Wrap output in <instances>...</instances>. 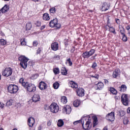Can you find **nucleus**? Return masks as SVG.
<instances>
[{
	"label": "nucleus",
	"instance_id": "f257e3e1",
	"mask_svg": "<svg viewBox=\"0 0 130 130\" xmlns=\"http://www.w3.org/2000/svg\"><path fill=\"white\" fill-rule=\"evenodd\" d=\"M81 122L82 124V127L83 129H90V123H91V122L90 121V120H89V117H83L81 120L74 121L73 122V124L76 125L78 123H81Z\"/></svg>",
	"mask_w": 130,
	"mask_h": 130
},
{
	"label": "nucleus",
	"instance_id": "f03ea898",
	"mask_svg": "<svg viewBox=\"0 0 130 130\" xmlns=\"http://www.w3.org/2000/svg\"><path fill=\"white\" fill-rule=\"evenodd\" d=\"M20 62V66H34L35 64L34 63V62L32 61H29L28 62V61L29 60L28 59H27V57H25V56H20L18 58Z\"/></svg>",
	"mask_w": 130,
	"mask_h": 130
},
{
	"label": "nucleus",
	"instance_id": "7ed1b4c3",
	"mask_svg": "<svg viewBox=\"0 0 130 130\" xmlns=\"http://www.w3.org/2000/svg\"><path fill=\"white\" fill-rule=\"evenodd\" d=\"M19 90V87L15 84H10L8 87V90L11 94H15L17 93Z\"/></svg>",
	"mask_w": 130,
	"mask_h": 130
},
{
	"label": "nucleus",
	"instance_id": "20e7f679",
	"mask_svg": "<svg viewBox=\"0 0 130 130\" xmlns=\"http://www.w3.org/2000/svg\"><path fill=\"white\" fill-rule=\"evenodd\" d=\"M58 20L57 19L55 18L53 20H51L49 23V25L50 27H51V28H54V27H55L56 28H57V29H59L60 27H61V25L60 23H58Z\"/></svg>",
	"mask_w": 130,
	"mask_h": 130
},
{
	"label": "nucleus",
	"instance_id": "39448f33",
	"mask_svg": "<svg viewBox=\"0 0 130 130\" xmlns=\"http://www.w3.org/2000/svg\"><path fill=\"white\" fill-rule=\"evenodd\" d=\"M121 101L123 105L127 106L129 103V96L127 94H122L121 98Z\"/></svg>",
	"mask_w": 130,
	"mask_h": 130
},
{
	"label": "nucleus",
	"instance_id": "423d86ee",
	"mask_svg": "<svg viewBox=\"0 0 130 130\" xmlns=\"http://www.w3.org/2000/svg\"><path fill=\"white\" fill-rule=\"evenodd\" d=\"M12 74H13V69L11 68H6L2 72V75L4 77H10V76H12Z\"/></svg>",
	"mask_w": 130,
	"mask_h": 130
},
{
	"label": "nucleus",
	"instance_id": "0eeeda50",
	"mask_svg": "<svg viewBox=\"0 0 130 130\" xmlns=\"http://www.w3.org/2000/svg\"><path fill=\"white\" fill-rule=\"evenodd\" d=\"M50 110L53 113H56L58 112V110H59V108L58 107V105L56 104V103H53L50 106Z\"/></svg>",
	"mask_w": 130,
	"mask_h": 130
},
{
	"label": "nucleus",
	"instance_id": "6e6552de",
	"mask_svg": "<svg viewBox=\"0 0 130 130\" xmlns=\"http://www.w3.org/2000/svg\"><path fill=\"white\" fill-rule=\"evenodd\" d=\"M106 119L109 120L110 121H114L115 119V117H114V112H112L107 115L106 116Z\"/></svg>",
	"mask_w": 130,
	"mask_h": 130
},
{
	"label": "nucleus",
	"instance_id": "1a4fd4ad",
	"mask_svg": "<svg viewBox=\"0 0 130 130\" xmlns=\"http://www.w3.org/2000/svg\"><path fill=\"white\" fill-rule=\"evenodd\" d=\"M62 111L63 113H66V114H70V113L72 112V108L69 105H66L63 107Z\"/></svg>",
	"mask_w": 130,
	"mask_h": 130
},
{
	"label": "nucleus",
	"instance_id": "9d476101",
	"mask_svg": "<svg viewBox=\"0 0 130 130\" xmlns=\"http://www.w3.org/2000/svg\"><path fill=\"white\" fill-rule=\"evenodd\" d=\"M78 96L79 97H83L85 95V90L82 88H78L76 91Z\"/></svg>",
	"mask_w": 130,
	"mask_h": 130
},
{
	"label": "nucleus",
	"instance_id": "9b49d317",
	"mask_svg": "<svg viewBox=\"0 0 130 130\" xmlns=\"http://www.w3.org/2000/svg\"><path fill=\"white\" fill-rule=\"evenodd\" d=\"M94 87L95 88V90H102V89L104 88V84L102 82H99L98 84H95Z\"/></svg>",
	"mask_w": 130,
	"mask_h": 130
},
{
	"label": "nucleus",
	"instance_id": "f8f14e48",
	"mask_svg": "<svg viewBox=\"0 0 130 130\" xmlns=\"http://www.w3.org/2000/svg\"><path fill=\"white\" fill-rule=\"evenodd\" d=\"M26 90L28 92H35L36 91V86L34 84H29Z\"/></svg>",
	"mask_w": 130,
	"mask_h": 130
},
{
	"label": "nucleus",
	"instance_id": "ddd939ff",
	"mask_svg": "<svg viewBox=\"0 0 130 130\" xmlns=\"http://www.w3.org/2000/svg\"><path fill=\"white\" fill-rule=\"evenodd\" d=\"M28 125L30 127H32L33 125H34V123H35V119L32 117H30L28 119Z\"/></svg>",
	"mask_w": 130,
	"mask_h": 130
},
{
	"label": "nucleus",
	"instance_id": "4468645a",
	"mask_svg": "<svg viewBox=\"0 0 130 130\" xmlns=\"http://www.w3.org/2000/svg\"><path fill=\"white\" fill-rule=\"evenodd\" d=\"M51 49L54 51H56L58 50V43H53L51 44Z\"/></svg>",
	"mask_w": 130,
	"mask_h": 130
},
{
	"label": "nucleus",
	"instance_id": "2eb2a0df",
	"mask_svg": "<svg viewBox=\"0 0 130 130\" xmlns=\"http://www.w3.org/2000/svg\"><path fill=\"white\" fill-rule=\"evenodd\" d=\"M39 87L40 90H45L46 89V83L43 81L39 83Z\"/></svg>",
	"mask_w": 130,
	"mask_h": 130
},
{
	"label": "nucleus",
	"instance_id": "dca6fc26",
	"mask_svg": "<svg viewBox=\"0 0 130 130\" xmlns=\"http://www.w3.org/2000/svg\"><path fill=\"white\" fill-rule=\"evenodd\" d=\"M120 75V70L119 69H116L115 71L113 73V78H117V77H119Z\"/></svg>",
	"mask_w": 130,
	"mask_h": 130
},
{
	"label": "nucleus",
	"instance_id": "f3484780",
	"mask_svg": "<svg viewBox=\"0 0 130 130\" xmlns=\"http://www.w3.org/2000/svg\"><path fill=\"white\" fill-rule=\"evenodd\" d=\"M109 9V7H108V5L106 3H104L102 6L101 10L102 12H106V11H107Z\"/></svg>",
	"mask_w": 130,
	"mask_h": 130
},
{
	"label": "nucleus",
	"instance_id": "a211bd4d",
	"mask_svg": "<svg viewBox=\"0 0 130 130\" xmlns=\"http://www.w3.org/2000/svg\"><path fill=\"white\" fill-rule=\"evenodd\" d=\"M32 100L33 102H38L40 100V96L39 94H34L32 98Z\"/></svg>",
	"mask_w": 130,
	"mask_h": 130
},
{
	"label": "nucleus",
	"instance_id": "6ab92c4d",
	"mask_svg": "<svg viewBox=\"0 0 130 130\" xmlns=\"http://www.w3.org/2000/svg\"><path fill=\"white\" fill-rule=\"evenodd\" d=\"M92 119H93V127H95L97 124H98V118H97L96 116H92Z\"/></svg>",
	"mask_w": 130,
	"mask_h": 130
},
{
	"label": "nucleus",
	"instance_id": "aec40b11",
	"mask_svg": "<svg viewBox=\"0 0 130 130\" xmlns=\"http://www.w3.org/2000/svg\"><path fill=\"white\" fill-rule=\"evenodd\" d=\"M69 85L71 88H74L75 89H77V88H78V84L74 81H70L69 82Z\"/></svg>",
	"mask_w": 130,
	"mask_h": 130
},
{
	"label": "nucleus",
	"instance_id": "412c9836",
	"mask_svg": "<svg viewBox=\"0 0 130 130\" xmlns=\"http://www.w3.org/2000/svg\"><path fill=\"white\" fill-rule=\"evenodd\" d=\"M80 104H81V101L79 100H76L73 102V106L74 107H79V106H80Z\"/></svg>",
	"mask_w": 130,
	"mask_h": 130
},
{
	"label": "nucleus",
	"instance_id": "4be33fe9",
	"mask_svg": "<svg viewBox=\"0 0 130 130\" xmlns=\"http://www.w3.org/2000/svg\"><path fill=\"white\" fill-rule=\"evenodd\" d=\"M43 20H45V21H48L50 19V17H49V14L48 13H45L43 14Z\"/></svg>",
	"mask_w": 130,
	"mask_h": 130
},
{
	"label": "nucleus",
	"instance_id": "5701e85b",
	"mask_svg": "<svg viewBox=\"0 0 130 130\" xmlns=\"http://www.w3.org/2000/svg\"><path fill=\"white\" fill-rule=\"evenodd\" d=\"M82 57H83V58H89V57L90 56V54L89 53V52L88 51H86V52H84L83 53H82Z\"/></svg>",
	"mask_w": 130,
	"mask_h": 130
},
{
	"label": "nucleus",
	"instance_id": "b1692460",
	"mask_svg": "<svg viewBox=\"0 0 130 130\" xmlns=\"http://www.w3.org/2000/svg\"><path fill=\"white\" fill-rule=\"evenodd\" d=\"M119 90L121 92H124L126 90V86L124 84L122 85L121 87H119Z\"/></svg>",
	"mask_w": 130,
	"mask_h": 130
},
{
	"label": "nucleus",
	"instance_id": "393cba45",
	"mask_svg": "<svg viewBox=\"0 0 130 130\" xmlns=\"http://www.w3.org/2000/svg\"><path fill=\"white\" fill-rule=\"evenodd\" d=\"M61 74L63 76H67V74H68V70H67L66 68H62L61 70Z\"/></svg>",
	"mask_w": 130,
	"mask_h": 130
},
{
	"label": "nucleus",
	"instance_id": "a878e982",
	"mask_svg": "<svg viewBox=\"0 0 130 130\" xmlns=\"http://www.w3.org/2000/svg\"><path fill=\"white\" fill-rule=\"evenodd\" d=\"M2 13H7L9 11V7L8 5H5L2 9Z\"/></svg>",
	"mask_w": 130,
	"mask_h": 130
},
{
	"label": "nucleus",
	"instance_id": "bb28decb",
	"mask_svg": "<svg viewBox=\"0 0 130 130\" xmlns=\"http://www.w3.org/2000/svg\"><path fill=\"white\" fill-rule=\"evenodd\" d=\"M63 124H64L63 120L61 119H59L58 120L57 125L59 127H61V126H62Z\"/></svg>",
	"mask_w": 130,
	"mask_h": 130
},
{
	"label": "nucleus",
	"instance_id": "cd10ccee",
	"mask_svg": "<svg viewBox=\"0 0 130 130\" xmlns=\"http://www.w3.org/2000/svg\"><path fill=\"white\" fill-rule=\"evenodd\" d=\"M31 28H32V23L31 22H28L26 24V30H31Z\"/></svg>",
	"mask_w": 130,
	"mask_h": 130
},
{
	"label": "nucleus",
	"instance_id": "c85d7f7f",
	"mask_svg": "<svg viewBox=\"0 0 130 130\" xmlns=\"http://www.w3.org/2000/svg\"><path fill=\"white\" fill-rule=\"evenodd\" d=\"M110 92H111L112 94H113V95H116V94H117V91H116L115 88L113 87H111L110 88Z\"/></svg>",
	"mask_w": 130,
	"mask_h": 130
},
{
	"label": "nucleus",
	"instance_id": "c756f323",
	"mask_svg": "<svg viewBox=\"0 0 130 130\" xmlns=\"http://www.w3.org/2000/svg\"><path fill=\"white\" fill-rule=\"evenodd\" d=\"M61 102L63 104H66L68 102V99L66 96H62L61 99Z\"/></svg>",
	"mask_w": 130,
	"mask_h": 130
},
{
	"label": "nucleus",
	"instance_id": "7c9ffc66",
	"mask_svg": "<svg viewBox=\"0 0 130 130\" xmlns=\"http://www.w3.org/2000/svg\"><path fill=\"white\" fill-rule=\"evenodd\" d=\"M29 85H30V83H29V82L26 81L22 83V86H23V87H24V88H25L26 90V89L28 88V87Z\"/></svg>",
	"mask_w": 130,
	"mask_h": 130
},
{
	"label": "nucleus",
	"instance_id": "2f4dec72",
	"mask_svg": "<svg viewBox=\"0 0 130 130\" xmlns=\"http://www.w3.org/2000/svg\"><path fill=\"white\" fill-rule=\"evenodd\" d=\"M109 28L110 32H111L112 33H113V34L114 35L116 34V32L115 31V28L112 26L109 27Z\"/></svg>",
	"mask_w": 130,
	"mask_h": 130
},
{
	"label": "nucleus",
	"instance_id": "473e14b6",
	"mask_svg": "<svg viewBox=\"0 0 130 130\" xmlns=\"http://www.w3.org/2000/svg\"><path fill=\"white\" fill-rule=\"evenodd\" d=\"M39 76V75H38V74H32L31 75V76L30 77V79L31 80H36V79H37V78H38Z\"/></svg>",
	"mask_w": 130,
	"mask_h": 130
},
{
	"label": "nucleus",
	"instance_id": "72a5a7b5",
	"mask_svg": "<svg viewBox=\"0 0 130 130\" xmlns=\"http://www.w3.org/2000/svg\"><path fill=\"white\" fill-rule=\"evenodd\" d=\"M53 87L54 89H58V87H59V83L57 82H55L53 84Z\"/></svg>",
	"mask_w": 130,
	"mask_h": 130
},
{
	"label": "nucleus",
	"instance_id": "f704fd0d",
	"mask_svg": "<svg viewBox=\"0 0 130 130\" xmlns=\"http://www.w3.org/2000/svg\"><path fill=\"white\" fill-rule=\"evenodd\" d=\"M0 44L3 46L6 45L7 44V41L5 39H2L0 40Z\"/></svg>",
	"mask_w": 130,
	"mask_h": 130
},
{
	"label": "nucleus",
	"instance_id": "c9c22d12",
	"mask_svg": "<svg viewBox=\"0 0 130 130\" xmlns=\"http://www.w3.org/2000/svg\"><path fill=\"white\" fill-rule=\"evenodd\" d=\"M54 73L55 75H58L59 74V69L58 68H54L53 70Z\"/></svg>",
	"mask_w": 130,
	"mask_h": 130
},
{
	"label": "nucleus",
	"instance_id": "e433bc0d",
	"mask_svg": "<svg viewBox=\"0 0 130 130\" xmlns=\"http://www.w3.org/2000/svg\"><path fill=\"white\" fill-rule=\"evenodd\" d=\"M66 63V64H69V66H72L73 64V62H72V61L71 60V58H70L67 60Z\"/></svg>",
	"mask_w": 130,
	"mask_h": 130
},
{
	"label": "nucleus",
	"instance_id": "4c0bfd02",
	"mask_svg": "<svg viewBox=\"0 0 130 130\" xmlns=\"http://www.w3.org/2000/svg\"><path fill=\"white\" fill-rule=\"evenodd\" d=\"M49 11L51 14H54V13H55V12H56V10L55 9V8H54V7L51 8L49 10Z\"/></svg>",
	"mask_w": 130,
	"mask_h": 130
},
{
	"label": "nucleus",
	"instance_id": "58836bf2",
	"mask_svg": "<svg viewBox=\"0 0 130 130\" xmlns=\"http://www.w3.org/2000/svg\"><path fill=\"white\" fill-rule=\"evenodd\" d=\"M90 56H92V55L95 53V50L94 49H91L89 51H88Z\"/></svg>",
	"mask_w": 130,
	"mask_h": 130
},
{
	"label": "nucleus",
	"instance_id": "ea45409f",
	"mask_svg": "<svg viewBox=\"0 0 130 130\" xmlns=\"http://www.w3.org/2000/svg\"><path fill=\"white\" fill-rule=\"evenodd\" d=\"M128 118L127 117H125L123 120L124 124H127L128 123Z\"/></svg>",
	"mask_w": 130,
	"mask_h": 130
},
{
	"label": "nucleus",
	"instance_id": "a19ab883",
	"mask_svg": "<svg viewBox=\"0 0 130 130\" xmlns=\"http://www.w3.org/2000/svg\"><path fill=\"white\" fill-rule=\"evenodd\" d=\"M13 101L12 100H10L8 102H7V104L9 106L13 105Z\"/></svg>",
	"mask_w": 130,
	"mask_h": 130
},
{
	"label": "nucleus",
	"instance_id": "79ce46f5",
	"mask_svg": "<svg viewBox=\"0 0 130 130\" xmlns=\"http://www.w3.org/2000/svg\"><path fill=\"white\" fill-rule=\"evenodd\" d=\"M125 115V112H124L122 110L120 111V112H119V115H120V116L122 117V116H124Z\"/></svg>",
	"mask_w": 130,
	"mask_h": 130
},
{
	"label": "nucleus",
	"instance_id": "37998d69",
	"mask_svg": "<svg viewBox=\"0 0 130 130\" xmlns=\"http://www.w3.org/2000/svg\"><path fill=\"white\" fill-rule=\"evenodd\" d=\"M53 58L54 60H59V59L60 58L59 55H55Z\"/></svg>",
	"mask_w": 130,
	"mask_h": 130
},
{
	"label": "nucleus",
	"instance_id": "c03bdc74",
	"mask_svg": "<svg viewBox=\"0 0 130 130\" xmlns=\"http://www.w3.org/2000/svg\"><path fill=\"white\" fill-rule=\"evenodd\" d=\"M122 40L124 42H126V41H127V37H126L125 35L122 36Z\"/></svg>",
	"mask_w": 130,
	"mask_h": 130
},
{
	"label": "nucleus",
	"instance_id": "a18cd8bd",
	"mask_svg": "<svg viewBox=\"0 0 130 130\" xmlns=\"http://www.w3.org/2000/svg\"><path fill=\"white\" fill-rule=\"evenodd\" d=\"M91 78H95V79H99V75L98 74H95V75H90Z\"/></svg>",
	"mask_w": 130,
	"mask_h": 130
},
{
	"label": "nucleus",
	"instance_id": "49530a36",
	"mask_svg": "<svg viewBox=\"0 0 130 130\" xmlns=\"http://www.w3.org/2000/svg\"><path fill=\"white\" fill-rule=\"evenodd\" d=\"M21 45H26V41H25V39H23V40L22 41L21 40Z\"/></svg>",
	"mask_w": 130,
	"mask_h": 130
},
{
	"label": "nucleus",
	"instance_id": "de8ad7c7",
	"mask_svg": "<svg viewBox=\"0 0 130 130\" xmlns=\"http://www.w3.org/2000/svg\"><path fill=\"white\" fill-rule=\"evenodd\" d=\"M25 81H24V78H21L19 79V83L21 84V85H23V83H24Z\"/></svg>",
	"mask_w": 130,
	"mask_h": 130
},
{
	"label": "nucleus",
	"instance_id": "09e8293b",
	"mask_svg": "<svg viewBox=\"0 0 130 130\" xmlns=\"http://www.w3.org/2000/svg\"><path fill=\"white\" fill-rule=\"evenodd\" d=\"M36 25L37 27H40L41 26V22L40 21H37Z\"/></svg>",
	"mask_w": 130,
	"mask_h": 130
},
{
	"label": "nucleus",
	"instance_id": "8fccbe9b",
	"mask_svg": "<svg viewBox=\"0 0 130 130\" xmlns=\"http://www.w3.org/2000/svg\"><path fill=\"white\" fill-rule=\"evenodd\" d=\"M120 32L121 33V34L123 36V35H125L124 34V28H122L121 29H120Z\"/></svg>",
	"mask_w": 130,
	"mask_h": 130
},
{
	"label": "nucleus",
	"instance_id": "3c124183",
	"mask_svg": "<svg viewBox=\"0 0 130 130\" xmlns=\"http://www.w3.org/2000/svg\"><path fill=\"white\" fill-rule=\"evenodd\" d=\"M38 45V42L37 41H35L33 42V46H37Z\"/></svg>",
	"mask_w": 130,
	"mask_h": 130
},
{
	"label": "nucleus",
	"instance_id": "603ef678",
	"mask_svg": "<svg viewBox=\"0 0 130 130\" xmlns=\"http://www.w3.org/2000/svg\"><path fill=\"white\" fill-rule=\"evenodd\" d=\"M41 50H42L41 48H39L37 52V54H39V53H40V52H41Z\"/></svg>",
	"mask_w": 130,
	"mask_h": 130
},
{
	"label": "nucleus",
	"instance_id": "864d4df0",
	"mask_svg": "<svg viewBox=\"0 0 130 130\" xmlns=\"http://www.w3.org/2000/svg\"><path fill=\"white\" fill-rule=\"evenodd\" d=\"M108 26V28L110 26H111V25L110 24V22H109V19L107 21V24Z\"/></svg>",
	"mask_w": 130,
	"mask_h": 130
},
{
	"label": "nucleus",
	"instance_id": "5fc2aeb1",
	"mask_svg": "<svg viewBox=\"0 0 130 130\" xmlns=\"http://www.w3.org/2000/svg\"><path fill=\"white\" fill-rule=\"evenodd\" d=\"M5 106V104H4V103H1L0 102V107H1V108H4V107Z\"/></svg>",
	"mask_w": 130,
	"mask_h": 130
},
{
	"label": "nucleus",
	"instance_id": "6e6d98bb",
	"mask_svg": "<svg viewBox=\"0 0 130 130\" xmlns=\"http://www.w3.org/2000/svg\"><path fill=\"white\" fill-rule=\"evenodd\" d=\"M104 83L105 84H106V85H108L109 81L108 80H107V79H105Z\"/></svg>",
	"mask_w": 130,
	"mask_h": 130
},
{
	"label": "nucleus",
	"instance_id": "4d7b16f0",
	"mask_svg": "<svg viewBox=\"0 0 130 130\" xmlns=\"http://www.w3.org/2000/svg\"><path fill=\"white\" fill-rule=\"evenodd\" d=\"M21 68L24 70H26L27 69V66H21Z\"/></svg>",
	"mask_w": 130,
	"mask_h": 130
},
{
	"label": "nucleus",
	"instance_id": "13d9d810",
	"mask_svg": "<svg viewBox=\"0 0 130 130\" xmlns=\"http://www.w3.org/2000/svg\"><path fill=\"white\" fill-rule=\"evenodd\" d=\"M127 113H130V107L127 108Z\"/></svg>",
	"mask_w": 130,
	"mask_h": 130
},
{
	"label": "nucleus",
	"instance_id": "bf43d9fd",
	"mask_svg": "<svg viewBox=\"0 0 130 130\" xmlns=\"http://www.w3.org/2000/svg\"><path fill=\"white\" fill-rule=\"evenodd\" d=\"M44 28H45V25H43L41 27V30H43V29H44Z\"/></svg>",
	"mask_w": 130,
	"mask_h": 130
},
{
	"label": "nucleus",
	"instance_id": "052dcab7",
	"mask_svg": "<svg viewBox=\"0 0 130 130\" xmlns=\"http://www.w3.org/2000/svg\"><path fill=\"white\" fill-rule=\"evenodd\" d=\"M105 28L106 29V30H108V29H109V27H108L107 25L105 26Z\"/></svg>",
	"mask_w": 130,
	"mask_h": 130
},
{
	"label": "nucleus",
	"instance_id": "680f3d73",
	"mask_svg": "<svg viewBox=\"0 0 130 130\" xmlns=\"http://www.w3.org/2000/svg\"><path fill=\"white\" fill-rule=\"evenodd\" d=\"M126 29L127 30H129V29H130L129 26H127L126 27Z\"/></svg>",
	"mask_w": 130,
	"mask_h": 130
},
{
	"label": "nucleus",
	"instance_id": "e2e57ef3",
	"mask_svg": "<svg viewBox=\"0 0 130 130\" xmlns=\"http://www.w3.org/2000/svg\"><path fill=\"white\" fill-rule=\"evenodd\" d=\"M104 130H108V128H107V126H105V127L104 128Z\"/></svg>",
	"mask_w": 130,
	"mask_h": 130
},
{
	"label": "nucleus",
	"instance_id": "0e129e2a",
	"mask_svg": "<svg viewBox=\"0 0 130 130\" xmlns=\"http://www.w3.org/2000/svg\"><path fill=\"white\" fill-rule=\"evenodd\" d=\"M96 67H97L96 66H91V68H92V69H95V68H96Z\"/></svg>",
	"mask_w": 130,
	"mask_h": 130
},
{
	"label": "nucleus",
	"instance_id": "69168bd1",
	"mask_svg": "<svg viewBox=\"0 0 130 130\" xmlns=\"http://www.w3.org/2000/svg\"><path fill=\"white\" fill-rule=\"evenodd\" d=\"M91 59H95V56L91 57Z\"/></svg>",
	"mask_w": 130,
	"mask_h": 130
},
{
	"label": "nucleus",
	"instance_id": "338daca9",
	"mask_svg": "<svg viewBox=\"0 0 130 130\" xmlns=\"http://www.w3.org/2000/svg\"><path fill=\"white\" fill-rule=\"evenodd\" d=\"M32 2H35L39 1V0H32Z\"/></svg>",
	"mask_w": 130,
	"mask_h": 130
},
{
	"label": "nucleus",
	"instance_id": "774afa93",
	"mask_svg": "<svg viewBox=\"0 0 130 130\" xmlns=\"http://www.w3.org/2000/svg\"><path fill=\"white\" fill-rule=\"evenodd\" d=\"M128 36H129V37H130V32H128Z\"/></svg>",
	"mask_w": 130,
	"mask_h": 130
}]
</instances>
